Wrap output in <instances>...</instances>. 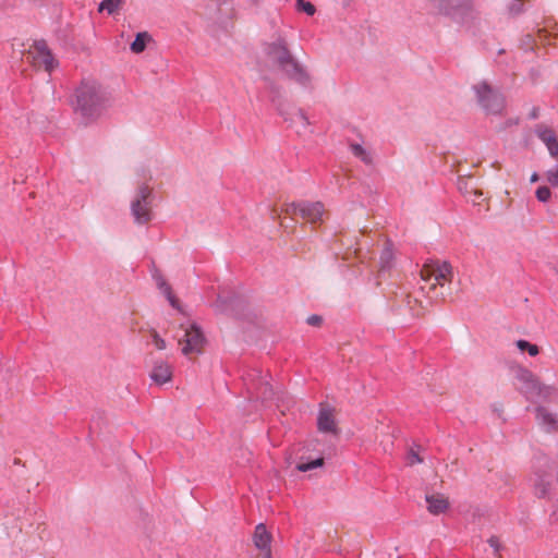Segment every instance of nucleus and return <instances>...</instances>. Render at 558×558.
I'll return each instance as SVG.
<instances>
[{
	"mask_svg": "<svg viewBox=\"0 0 558 558\" xmlns=\"http://www.w3.org/2000/svg\"><path fill=\"white\" fill-rule=\"evenodd\" d=\"M557 481H558V473H557Z\"/></svg>",
	"mask_w": 558,
	"mask_h": 558,
	"instance_id": "45",
	"label": "nucleus"
},
{
	"mask_svg": "<svg viewBox=\"0 0 558 558\" xmlns=\"http://www.w3.org/2000/svg\"><path fill=\"white\" fill-rule=\"evenodd\" d=\"M149 377L156 385H163L172 379V367L168 362L157 360L154 362Z\"/></svg>",
	"mask_w": 558,
	"mask_h": 558,
	"instance_id": "15",
	"label": "nucleus"
},
{
	"mask_svg": "<svg viewBox=\"0 0 558 558\" xmlns=\"http://www.w3.org/2000/svg\"><path fill=\"white\" fill-rule=\"evenodd\" d=\"M323 317L320 315H311L307 317L306 323L313 327H320L323 325Z\"/></svg>",
	"mask_w": 558,
	"mask_h": 558,
	"instance_id": "37",
	"label": "nucleus"
},
{
	"mask_svg": "<svg viewBox=\"0 0 558 558\" xmlns=\"http://www.w3.org/2000/svg\"><path fill=\"white\" fill-rule=\"evenodd\" d=\"M123 0H104L98 7V11H107L108 14H114L122 5Z\"/></svg>",
	"mask_w": 558,
	"mask_h": 558,
	"instance_id": "26",
	"label": "nucleus"
},
{
	"mask_svg": "<svg viewBox=\"0 0 558 558\" xmlns=\"http://www.w3.org/2000/svg\"><path fill=\"white\" fill-rule=\"evenodd\" d=\"M395 253L392 242L387 240L379 257V269L377 277H381L393 266Z\"/></svg>",
	"mask_w": 558,
	"mask_h": 558,
	"instance_id": "19",
	"label": "nucleus"
},
{
	"mask_svg": "<svg viewBox=\"0 0 558 558\" xmlns=\"http://www.w3.org/2000/svg\"><path fill=\"white\" fill-rule=\"evenodd\" d=\"M452 266L448 262L429 259L423 265L421 269L422 280L426 282L434 280V282L430 283L427 291V295L429 299H445L447 293L444 291L438 292L437 287L439 286L441 290L445 289V284L450 283L452 281Z\"/></svg>",
	"mask_w": 558,
	"mask_h": 558,
	"instance_id": "2",
	"label": "nucleus"
},
{
	"mask_svg": "<svg viewBox=\"0 0 558 558\" xmlns=\"http://www.w3.org/2000/svg\"><path fill=\"white\" fill-rule=\"evenodd\" d=\"M403 302L405 303L412 316L420 317L425 314L422 302L415 298H412L410 294L403 295Z\"/></svg>",
	"mask_w": 558,
	"mask_h": 558,
	"instance_id": "23",
	"label": "nucleus"
},
{
	"mask_svg": "<svg viewBox=\"0 0 558 558\" xmlns=\"http://www.w3.org/2000/svg\"><path fill=\"white\" fill-rule=\"evenodd\" d=\"M469 187H470L469 186V181L466 179L459 178V180H458V190L461 193L468 194V193L472 192L474 194V196H476V197L482 196V192H480V191H477V190H475L473 187H471V189H469Z\"/></svg>",
	"mask_w": 558,
	"mask_h": 558,
	"instance_id": "30",
	"label": "nucleus"
},
{
	"mask_svg": "<svg viewBox=\"0 0 558 558\" xmlns=\"http://www.w3.org/2000/svg\"><path fill=\"white\" fill-rule=\"evenodd\" d=\"M513 123L515 124V123H518V122H517V121H509V125H510V124H513Z\"/></svg>",
	"mask_w": 558,
	"mask_h": 558,
	"instance_id": "43",
	"label": "nucleus"
},
{
	"mask_svg": "<svg viewBox=\"0 0 558 558\" xmlns=\"http://www.w3.org/2000/svg\"><path fill=\"white\" fill-rule=\"evenodd\" d=\"M324 465V458H317L315 460H312L310 462H299L296 464V470L300 472H307L316 468H320Z\"/></svg>",
	"mask_w": 558,
	"mask_h": 558,
	"instance_id": "28",
	"label": "nucleus"
},
{
	"mask_svg": "<svg viewBox=\"0 0 558 558\" xmlns=\"http://www.w3.org/2000/svg\"><path fill=\"white\" fill-rule=\"evenodd\" d=\"M267 377L268 375H263L260 369H252L244 377L250 393L262 401L271 400L274 397V390Z\"/></svg>",
	"mask_w": 558,
	"mask_h": 558,
	"instance_id": "8",
	"label": "nucleus"
},
{
	"mask_svg": "<svg viewBox=\"0 0 558 558\" xmlns=\"http://www.w3.org/2000/svg\"><path fill=\"white\" fill-rule=\"evenodd\" d=\"M515 345L522 352L527 351L531 356H536L539 353V348L536 344L530 343L523 339L518 340Z\"/></svg>",
	"mask_w": 558,
	"mask_h": 558,
	"instance_id": "27",
	"label": "nucleus"
},
{
	"mask_svg": "<svg viewBox=\"0 0 558 558\" xmlns=\"http://www.w3.org/2000/svg\"><path fill=\"white\" fill-rule=\"evenodd\" d=\"M350 149H351L352 154L356 158H359L362 162H364L365 165L373 163V158H372L371 154L365 148H363L360 144L351 143Z\"/></svg>",
	"mask_w": 558,
	"mask_h": 558,
	"instance_id": "25",
	"label": "nucleus"
},
{
	"mask_svg": "<svg viewBox=\"0 0 558 558\" xmlns=\"http://www.w3.org/2000/svg\"><path fill=\"white\" fill-rule=\"evenodd\" d=\"M532 481L534 486V495L537 498H546L549 496L551 488L550 474L546 473L545 471L537 470L534 472Z\"/></svg>",
	"mask_w": 558,
	"mask_h": 558,
	"instance_id": "17",
	"label": "nucleus"
},
{
	"mask_svg": "<svg viewBox=\"0 0 558 558\" xmlns=\"http://www.w3.org/2000/svg\"><path fill=\"white\" fill-rule=\"evenodd\" d=\"M335 410L328 404L320 403L319 413L317 416V428L322 433H331L337 435L338 427L335 420Z\"/></svg>",
	"mask_w": 558,
	"mask_h": 558,
	"instance_id": "12",
	"label": "nucleus"
},
{
	"mask_svg": "<svg viewBox=\"0 0 558 558\" xmlns=\"http://www.w3.org/2000/svg\"><path fill=\"white\" fill-rule=\"evenodd\" d=\"M74 111L86 122L97 120L109 105V95L95 80L85 78L74 93Z\"/></svg>",
	"mask_w": 558,
	"mask_h": 558,
	"instance_id": "1",
	"label": "nucleus"
},
{
	"mask_svg": "<svg viewBox=\"0 0 558 558\" xmlns=\"http://www.w3.org/2000/svg\"><path fill=\"white\" fill-rule=\"evenodd\" d=\"M538 180V174L537 173H533L532 177H531V181L532 182H536Z\"/></svg>",
	"mask_w": 558,
	"mask_h": 558,
	"instance_id": "42",
	"label": "nucleus"
},
{
	"mask_svg": "<svg viewBox=\"0 0 558 558\" xmlns=\"http://www.w3.org/2000/svg\"><path fill=\"white\" fill-rule=\"evenodd\" d=\"M151 39L150 35L146 32L138 33L131 44V50L134 53H141L145 50L147 43Z\"/></svg>",
	"mask_w": 558,
	"mask_h": 558,
	"instance_id": "24",
	"label": "nucleus"
},
{
	"mask_svg": "<svg viewBox=\"0 0 558 558\" xmlns=\"http://www.w3.org/2000/svg\"><path fill=\"white\" fill-rule=\"evenodd\" d=\"M536 198L542 202V203H546L547 201H549L550 196H551V192H550V189L548 186H539L537 190H536Z\"/></svg>",
	"mask_w": 558,
	"mask_h": 558,
	"instance_id": "33",
	"label": "nucleus"
},
{
	"mask_svg": "<svg viewBox=\"0 0 558 558\" xmlns=\"http://www.w3.org/2000/svg\"><path fill=\"white\" fill-rule=\"evenodd\" d=\"M546 180L547 182L555 189L558 190V163L546 171Z\"/></svg>",
	"mask_w": 558,
	"mask_h": 558,
	"instance_id": "31",
	"label": "nucleus"
},
{
	"mask_svg": "<svg viewBox=\"0 0 558 558\" xmlns=\"http://www.w3.org/2000/svg\"><path fill=\"white\" fill-rule=\"evenodd\" d=\"M487 542H488V544L490 545V547H493V548H494V553H495V555H496V556H498V557L500 558L499 553H500V550L502 549V545H501V543H500V541H499V537H498V536L493 535V536H490V537L488 538V541H487Z\"/></svg>",
	"mask_w": 558,
	"mask_h": 558,
	"instance_id": "36",
	"label": "nucleus"
},
{
	"mask_svg": "<svg viewBox=\"0 0 558 558\" xmlns=\"http://www.w3.org/2000/svg\"><path fill=\"white\" fill-rule=\"evenodd\" d=\"M515 378L522 383L523 386L520 388V392L523 393L527 400L534 397L548 398L554 392L551 386L543 385L538 377L526 367L518 366L515 369Z\"/></svg>",
	"mask_w": 558,
	"mask_h": 558,
	"instance_id": "4",
	"label": "nucleus"
},
{
	"mask_svg": "<svg viewBox=\"0 0 558 558\" xmlns=\"http://www.w3.org/2000/svg\"><path fill=\"white\" fill-rule=\"evenodd\" d=\"M269 92H270V100L275 105L278 113L283 117V119L287 121L288 118L286 117L284 110L282 108V100H281V86L278 84L271 82L269 85Z\"/></svg>",
	"mask_w": 558,
	"mask_h": 558,
	"instance_id": "22",
	"label": "nucleus"
},
{
	"mask_svg": "<svg viewBox=\"0 0 558 558\" xmlns=\"http://www.w3.org/2000/svg\"><path fill=\"white\" fill-rule=\"evenodd\" d=\"M425 499L427 502L428 511L434 515L441 514L449 509V506H450L449 500L442 494L437 493V494L426 495Z\"/></svg>",
	"mask_w": 558,
	"mask_h": 558,
	"instance_id": "18",
	"label": "nucleus"
},
{
	"mask_svg": "<svg viewBox=\"0 0 558 558\" xmlns=\"http://www.w3.org/2000/svg\"><path fill=\"white\" fill-rule=\"evenodd\" d=\"M299 3V0H296V4Z\"/></svg>",
	"mask_w": 558,
	"mask_h": 558,
	"instance_id": "44",
	"label": "nucleus"
},
{
	"mask_svg": "<svg viewBox=\"0 0 558 558\" xmlns=\"http://www.w3.org/2000/svg\"><path fill=\"white\" fill-rule=\"evenodd\" d=\"M296 9L299 11L305 12L307 15H314L316 12L315 5L305 0H299V3L296 4Z\"/></svg>",
	"mask_w": 558,
	"mask_h": 558,
	"instance_id": "32",
	"label": "nucleus"
},
{
	"mask_svg": "<svg viewBox=\"0 0 558 558\" xmlns=\"http://www.w3.org/2000/svg\"><path fill=\"white\" fill-rule=\"evenodd\" d=\"M407 460L409 465H414L415 463H422L423 459L420 457L418 452L411 448L408 451Z\"/></svg>",
	"mask_w": 558,
	"mask_h": 558,
	"instance_id": "35",
	"label": "nucleus"
},
{
	"mask_svg": "<svg viewBox=\"0 0 558 558\" xmlns=\"http://www.w3.org/2000/svg\"><path fill=\"white\" fill-rule=\"evenodd\" d=\"M154 193L153 189L147 184L142 183L138 185L135 196L131 202V213L134 220L138 225H146L153 219V205Z\"/></svg>",
	"mask_w": 558,
	"mask_h": 558,
	"instance_id": "3",
	"label": "nucleus"
},
{
	"mask_svg": "<svg viewBox=\"0 0 558 558\" xmlns=\"http://www.w3.org/2000/svg\"><path fill=\"white\" fill-rule=\"evenodd\" d=\"M508 12L511 16H518L524 12V0H512L508 5Z\"/></svg>",
	"mask_w": 558,
	"mask_h": 558,
	"instance_id": "29",
	"label": "nucleus"
},
{
	"mask_svg": "<svg viewBox=\"0 0 558 558\" xmlns=\"http://www.w3.org/2000/svg\"><path fill=\"white\" fill-rule=\"evenodd\" d=\"M151 337H153V341L158 350L166 349L165 340L156 331L153 332Z\"/></svg>",
	"mask_w": 558,
	"mask_h": 558,
	"instance_id": "38",
	"label": "nucleus"
},
{
	"mask_svg": "<svg viewBox=\"0 0 558 558\" xmlns=\"http://www.w3.org/2000/svg\"><path fill=\"white\" fill-rule=\"evenodd\" d=\"M299 205H301V201L287 204L282 210L289 216H300L301 206Z\"/></svg>",
	"mask_w": 558,
	"mask_h": 558,
	"instance_id": "34",
	"label": "nucleus"
},
{
	"mask_svg": "<svg viewBox=\"0 0 558 558\" xmlns=\"http://www.w3.org/2000/svg\"><path fill=\"white\" fill-rule=\"evenodd\" d=\"M279 72L289 81H292L304 88H312V75L307 68L295 57L290 59Z\"/></svg>",
	"mask_w": 558,
	"mask_h": 558,
	"instance_id": "9",
	"label": "nucleus"
},
{
	"mask_svg": "<svg viewBox=\"0 0 558 558\" xmlns=\"http://www.w3.org/2000/svg\"><path fill=\"white\" fill-rule=\"evenodd\" d=\"M536 418L542 425L547 426L548 429H558V418L544 407L536 408Z\"/></svg>",
	"mask_w": 558,
	"mask_h": 558,
	"instance_id": "21",
	"label": "nucleus"
},
{
	"mask_svg": "<svg viewBox=\"0 0 558 558\" xmlns=\"http://www.w3.org/2000/svg\"><path fill=\"white\" fill-rule=\"evenodd\" d=\"M300 217L307 222L315 225L323 221L325 207L322 202L301 201Z\"/></svg>",
	"mask_w": 558,
	"mask_h": 558,
	"instance_id": "13",
	"label": "nucleus"
},
{
	"mask_svg": "<svg viewBox=\"0 0 558 558\" xmlns=\"http://www.w3.org/2000/svg\"><path fill=\"white\" fill-rule=\"evenodd\" d=\"M24 60L35 69H44L48 73L58 66V62L45 40L34 41L32 49L24 54Z\"/></svg>",
	"mask_w": 558,
	"mask_h": 558,
	"instance_id": "6",
	"label": "nucleus"
},
{
	"mask_svg": "<svg viewBox=\"0 0 558 558\" xmlns=\"http://www.w3.org/2000/svg\"><path fill=\"white\" fill-rule=\"evenodd\" d=\"M535 134L547 146L551 157L558 159V138L555 131L544 123L535 125Z\"/></svg>",
	"mask_w": 558,
	"mask_h": 558,
	"instance_id": "14",
	"label": "nucleus"
},
{
	"mask_svg": "<svg viewBox=\"0 0 558 558\" xmlns=\"http://www.w3.org/2000/svg\"><path fill=\"white\" fill-rule=\"evenodd\" d=\"M538 112H539L538 108H537V107H534V108L531 110L530 114H529V116H530V119H533V120H534V119H537V118H538Z\"/></svg>",
	"mask_w": 558,
	"mask_h": 558,
	"instance_id": "40",
	"label": "nucleus"
},
{
	"mask_svg": "<svg viewBox=\"0 0 558 558\" xmlns=\"http://www.w3.org/2000/svg\"><path fill=\"white\" fill-rule=\"evenodd\" d=\"M245 302L239 295L232 294L223 296L218 294L214 307L219 313H227L235 317H240L238 308H244Z\"/></svg>",
	"mask_w": 558,
	"mask_h": 558,
	"instance_id": "11",
	"label": "nucleus"
},
{
	"mask_svg": "<svg viewBox=\"0 0 558 558\" xmlns=\"http://www.w3.org/2000/svg\"><path fill=\"white\" fill-rule=\"evenodd\" d=\"M205 342L206 339L202 329L195 324H192L189 328H186L184 330L183 338L179 340V343L182 344V353L184 355L201 353Z\"/></svg>",
	"mask_w": 558,
	"mask_h": 558,
	"instance_id": "10",
	"label": "nucleus"
},
{
	"mask_svg": "<svg viewBox=\"0 0 558 558\" xmlns=\"http://www.w3.org/2000/svg\"><path fill=\"white\" fill-rule=\"evenodd\" d=\"M493 410H494V412H497V413H498V415H500V412L502 411V409H501V404H499V407L494 405Z\"/></svg>",
	"mask_w": 558,
	"mask_h": 558,
	"instance_id": "41",
	"label": "nucleus"
},
{
	"mask_svg": "<svg viewBox=\"0 0 558 558\" xmlns=\"http://www.w3.org/2000/svg\"><path fill=\"white\" fill-rule=\"evenodd\" d=\"M296 116L300 118V120L303 122L304 125H310L308 118L304 110L299 109L296 112Z\"/></svg>",
	"mask_w": 558,
	"mask_h": 558,
	"instance_id": "39",
	"label": "nucleus"
},
{
	"mask_svg": "<svg viewBox=\"0 0 558 558\" xmlns=\"http://www.w3.org/2000/svg\"><path fill=\"white\" fill-rule=\"evenodd\" d=\"M480 106L492 114H500L505 108L504 95L487 82H481L473 86Z\"/></svg>",
	"mask_w": 558,
	"mask_h": 558,
	"instance_id": "5",
	"label": "nucleus"
},
{
	"mask_svg": "<svg viewBox=\"0 0 558 558\" xmlns=\"http://www.w3.org/2000/svg\"><path fill=\"white\" fill-rule=\"evenodd\" d=\"M255 546L263 550V558H271L270 542L271 534L267 531L265 524L259 523L253 535Z\"/></svg>",
	"mask_w": 558,
	"mask_h": 558,
	"instance_id": "16",
	"label": "nucleus"
},
{
	"mask_svg": "<svg viewBox=\"0 0 558 558\" xmlns=\"http://www.w3.org/2000/svg\"><path fill=\"white\" fill-rule=\"evenodd\" d=\"M153 277H154L155 281H156V284H157L158 289L165 294V296L169 301L170 305L173 308H175V310L181 312L180 301L173 294L171 286L167 282V280L163 278V276L159 271H156L153 275Z\"/></svg>",
	"mask_w": 558,
	"mask_h": 558,
	"instance_id": "20",
	"label": "nucleus"
},
{
	"mask_svg": "<svg viewBox=\"0 0 558 558\" xmlns=\"http://www.w3.org/2000/svg\"><path fill=\"white\" fill-rule=\"evenodd\" d=\"M263 50L267 59L278 71L294 57L287 39L280 35L275 40L265 43Z\"/></svg>",
	"mask_w": 558,
	"mask_h": 558,
	"instance_id": "7",
	"label": "nucleus"
}]
</instances>
